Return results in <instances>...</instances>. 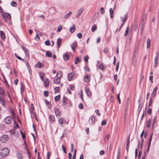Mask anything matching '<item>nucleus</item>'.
I'll use <instances>...</instances> for the list:
<instances>
[{
	"label": "nucleus",
	"instance_id": "obj_1",
	"mask_svg": "<svg viewBox=\"0 0 159 159\" xmlns=\"http://www.w3.org/2000/svg\"><path fill=\"white\" fill-rule=\"evenodd\" d=\"M2 152L1 153V155L3 157H5L9 154L10 151L8 148H5L2 149Z\"/></svg>",
	"mask_w": 159,
	"mask_h": 159
},
{
	"label": "nucleus",
	"instance_id": "obj_2",
	"mask_svg": "<svg viewBox=\"0 0 159 159\" xmlns=\"http://www.w3.org/2000/svg\"><path fill=\"white\" fill-rule=\"evenodd\" d=\"M8 139V136L7 134H4L2 135L0 137V139L2 143H6Z\"/></svg>",
	"mask_w": 159,
	"mask_h": 159
},
{
	"label": "nucleus",
	"instance_id": "obj_3",
	"mask_svg": "<svg viewBox=\"0 0 159 159\" xmlns=\"http://www.w3.org/2000/svg\"><path fill=\"white\" fill-rule=\"evenodd\" d=\"M2 17L6 22H7V19L9 20L11 18V16L9 13H8L6 12L5 13H2Z\"/></svg>",
	"mask_w": 159,
	"mask_h": 159
},
{
	"label": "nucleus",
	"instance_id": "obj_4",
	"mask_svg": "<svg viewBox=\"0 0 159 159\" xmlns=\"http://www.w3.org/2000/svg\"><path fill=\"white\" fill-rule=\"evenodd\" d=\"M4 121L6 124H10L12 121V119L11 117L10 116H7L4 119Z\"/></svg>",
	"mask_w": 159,
	"mask_h": 159
},
{
	"label": "nucleus",
	"instance_id": "obj_5",
	"mask_svg": "<svg viewBox=\"0 0 159 159\" xmlns=\"http://www.w3.org/2000/svg\"><path fill=\"white\" fill-rule=\"evenodd\" d=\"M84 81L87 83L89 82L91 79V75H85L84 77Z\"/></svg>",
	"mask_w": 159,
	"mask_h": 159
},
{
	"label": "nucleus",
	"instance_id": "obj_6",
	"mask_svg": "<svg viewBox=\"0 0 159 159\" xmlns=\"http://www.w3.org/2000/svg\"><path fill=\"white\" fill-rule=\"evenodd\" d=\"M128 18V14L127 13H126L125 15V19H124L122 17H121V20L122 21L123 23L121 25V26H120V29H121V28L124 25V24L125 23L126 20H127Z\"/></svg>",
	"mask_w": 159,
	"mask_h": 159
},
{
	"label": "nucleus",
	"instance_id": "obj_7",
	"mask_svg": "<svg viewBox=\"0 0 159 159\" xmlns=\"http://www.w3.org/2000/svg\"><path fill=\"white\" fill-rule=\"evenodd\" d=\"M95 118L94 116H91L89 120V122L90 124H92L95 122Z\"/></svg>",
	"mask_w": 159,
	"mask_h": 159
},
{
	"label": "nucleus",
	"instance_id": "obj_8",
	"mask_svg": "<svg viewBox=\"0 0 159 159\" xmlns=\"http://www.w3.org/2000/svg\"><path fill=\"white\" fill-rule=\"evenodd\" d=\"M152 135H153V134L152 133L151 134L150 136V138L149 139V142H148V148H147V152H148L149 150V148H150V145H151V141H152Z\"/></svg>",
	"mask_w": 159,
	"mask_h": 159
},
{
	"label": "nucleus",
	"instance_id": "obj_9",
	"mask_svg": "<svg viewBox=\"0 0 159 159\" xmlns=\"http://www.w3.org/2000/svg\"><path fill=\"white\" fill-rule=\"evenodd\" d=\"M75 75L74 72H72L69 73L68 75V79L69 81H71L72 80V77L73 75Z\"/></svg>",
	"mask_w": 159,
	"mask_h": 159
},
{
	"label": "nucleus",
	"instance_id": "obj_10",
	"mask_svg": "<svg viewBox=\"0 0 159 159\" xmlns=\"http://www.w3.org/2000/svg\"><path fill=\"white\" fill-rule=\"evenodd\" d=\"M3 96L0 95V102L3 106H4L5 105V102Z\"/></svg>",
	"mask_w": 159,
	"mask_h": 159
},
{
	"label": "nucleus",
	"instance_id": "obj_11",
	"mask_svg": "<svg viewBox=\"0 0 159 159\" xmlns=\"http://www.w3.org/2000/svg\"><path fill=\"white\" fill-rule=\"evenodd\" d=\"M58 121L59 124L61 126H62V124L65 123L66 122L65 120L62 117L58 119Z\"/></svg>",
	"mask_w": 159,
	"mask_h": 159
},
{
	"label": "nucleus",
	"instance_id": "obj_12",
	"mask_svg": "<svg viewBox=\"0 0 159 159\" xmlns=\"http://www.w3.org/2000/svg\"><path fill=\"white\" fill-rule=\"evenodd\" d=\"M54 112L56 116H61V113L58 109L57 108H55L54 109Z\"/></svg>",
	"mask_w": 159,
	"mask_h": 159
},
{
	"label": "nucleus",
	"instance_id": "obj_13",
	"mask_svg": "<svg viewBox=\"0 0 159 159\" xmlns=\"http://www.w3.org/2000/svg\"><path fill=\"white\" fill-rule=\"evenodd\" d=\"M158 89V87H156L153 89V92L151 94L152 97H154L156 96Z\"/></svg>",
	"mask_w": 159,
	"mask_h": 159
},
{
	"label": "nucleus",
	"instance_id": "obj_14",
	"mask_svg": "<svg viewBox=\"0 0 159 159\" xmlns=\"http://www.w3.org/2000/svg\"><path fill=\"white\" fill-rule=\"evenodd\" d=\"M44 86L46 87H47L49 86V82L48 79L46 78L44 81Z\"/></svg>",
	"mask_w": 159,
	"mask_h": 159
},
{
	"label": "nucleus",
	"instance_id": "obj_15",
	"mask_svg": "<svg viewBox=\"0 0 159 159\" xmlns=\"http://www.w3.org/2000/svg\"><path fill=\"white\" fill-rule=\"evenodd\" d=\"M158 57L157 56L154 59V67L155 68L156 67L158 64Z\"/></svg>",
	"mask_w": 159,
	"mask_h": 159
},
{
	"label": "nucleus",
	"instance_id": "obj_16",
	"mask_svg": "<svg viewBox=\"0 0 159 159\" xmlns=\"http://www.w3.org/2000/svg\"><path fill=\"white\" fill-rule=\"evenodd\" d=\"M0 36L2 40L6 38L5 34L2 31H0Z\"/></svg>",
	"mask_w": 159,
	"mask_h": 159
},
{
	"label": "nucleus",
	"instance_id": "obj_17",
	"mask_svg": "<svg viewBox=\"0 0 159 159\" xmlns=\"http://www.w3.org/2000/svg\"><path fill=\"white\" fill-rule=\"evenodd\" d=\"M63 59L65 61H66L69 59L70 55L68 54H66L63 55Z\"/></svg>",
	"mask_w": 159,
	"mask_h": 159
},
{
	"label": "nucleus",
	"instance_id": "obj_18",
	"mask_svg": "<svg viewBox=\"0 0 159 159\" xmlns=\"http://www.w3.org/2000/svg\"><path fill=\"white\" fill-rule=\"evenodd\" d=\"M85 90L88 96H90L91 95L92 93L89 89L88 88H85Z\"/></svg>",
	"mask_w": 159,
	"mask_h": 159
},
{
	"label": "nucleus",
	"instance_id": "obj_19",
	"mask_svg": "<svg viewBox=\"0 0 159 159\" xmlns=\"http://www.w3.org/2000/svg\"><path fill=\"white\" fill-rule=\"evenodd\" d=\"M77 46V43L76 42H75L74 43H73L71 45V47L73 51H74Z\"/></svg>",
	"mask_w": 159,
	"mask_h": 159
},
{
	"label": "nucleus",
	"instance_id": "obj_20",
	"mask_svg": "<svg viewBox=\"0 0 159 159\" xmlns=\"http://www.w3.org/2000/svg\"><path fill=\"white\" fill-rule=\"evenodd\" d=\"M151 40L150 39L148 38L147 39V48L148 49L150 47Z\"/></svg>",
	"mask_w": 159,
	"mask_h": 159
},
{
	"label": "nucleus",
	"instance_id": "obj_21",
	"mask_svg": "<svg viewBox=\"0 0 159 159\" xmlns=\"http://www.w3.org/2000/svg\"><path fill=\"white\" fill-rule=\"evenodd\" d=\"M82 12V11H77L75 12L76 17H79L81 14Z\"/></svg>",
	"mask_w": 159,
	"mask_h": 159
},
{
	"label": "nucleus",
	"instance_id": "obj_22",
	"mask_svg": "<svg viewBox=\"0 0 159 159\" xmlns=\"http://www.w3.org/2000/svg\"><path fill=\"white\" fill-rule=\"evenodd\" d=\"M61 40L62 39L60 38H59L57 39V47L58 48H59L61 45Z\"/></svg>",
	"mask_w": 159,
	"mask_h": 159
},
{
	"label": "nucleus",
	"instance_id": "obj_23",
	"mask_svg": "<svg viewBox=\"0 0 159 159\" xmlns=\"http://www.w3.org/2000/svg\"><path fill=\"white\" fill-rule=\"evenodd\" d=\"M151 122V118L149 119L147 121L146 123V125L148 128H149L150 126Z\"/></svg>",
	"mask_w": 159,
	"mask_h": 159
},
{
	"label": "nucleus",
	"instance_id": "obj_24",
	"mask_svg": "<svg viewBox=\"0 0 159 159\" xmlns=\"http://www.w3.org/2000/svg\"><path fill=\"white\" fill-rule=\"evenodd\" d=\"M0 95L2 96H5V93L3 90V89L1 87H0Z\"/></svg>",
	"mask_w": 159,
	"mask_h": 159
},
{
	"label": "nucleus",
	"instance_id": "obj_25",
	"mask_svg": "<svg viewBox=\"0 0 159 159\" xmlns=\"http://www.w3.org/2000/svg\"><path fill=\"white\" fill-rule=\"evenodd\" d=\"M34 110V106L33 103L31 104V107L30 108V112L31 114H33L34 113V112H33V111Z\"/></svg>",
	"mask_w": 159,
	"mask_h": 159
},
{
	"label": "nucleus",
	"instance_id": "obj_26",
	"mask_svg": "<svg viewBox=\"0 0 159 159\" xmlns=\"http://www.w3.org/2000/svg\"><path fill=\"white\" fill-rule=\"evenodd\" d=\"M75 30V26L74 25H73L72 27L70 28V32L72 33Z\"/></svg>",
	"mask_w": 159,
	"mask_h": 159
},
{
	"label": "nucleus",
	"instance_id": "obj_27",
	"mask_svg": "<svg viewBox=\"0 0 159 159\" xmlns=\"http://www.w3.org/2000/svg\"><path fill=\"white\" fill-rule=\"evenodd\" d=\"M9 111L10 113H11V116L12 117H13L14 116H15V113L14 111L12 108H10Z\"/></svg>",
	"mask_w": 159,
	"mask_h": 159
},
{
	"label": "nucleus",
	"instance_id": "obj_28",
	"mask_svg": "<svg viewBox=\"0 0 159 159\" xmlns=\"http://www.w3.org/2000/svg\"><path fill=\"white\" fill-rule=\"evenodd\" d=\"M43 65V63L40 62L39 61H38V64H36L35 65V66L36 67H39V68H40L41 67H42V66Z\"/></svg>",
	"mask_w": 159,
	"mask_h": 159
},
{
	"label": "nucleus",
	"instance_id": "obj_29",
	"mask_svg": "<svg viewBox=\"0 0 159 159\" xmlns=\"http://www.w3.org/2000/svg\"><path fill=\"white\" fill-rule=\"evenodd\" d=\"M46 56L48 57H51L52 55V53L50 51H48L46 53Z\"/></svg>",
	"mask_w": 159,
	"mask_h": 159
},
{
	"label": "nucleus",
	"instance_id": "obj_30",
	"mask_svg": "<svg viewBox=\"0 0 159 159\" xmlns=\"http://www.w3.org/2000/svg\"><path fill=\"white\" fill-rule=\"evenodd\" d=\"M62 75V73L61 71H59L58 72L57 75V78H59V79H60Z\"/></svg>",
	"mask_w": 159,
	"mask_h": 159
},
{
	"label": "nucleus",
	"instance_id": "obj_31",
	"mask_svg": "<svg viewBox=\"0 0 159 159\" xmlns=\"http://www.w3.org/2000/svg\"><path fill=\"white\" fill-rule=\"evenodd\" d=\"M60 79L59 78L56 79L54 80V83L55 84H59L60 83Z\"/></svg>",
	"mask_w": 159,
	"mask_h": 159
},
{
	"label": "nucleus",
	"instance_id": "obj_32",
	"mask_svg": "<svg viewBox=\"0 0 159 159\" xmlns=\"http://www.w3.org/2000/svg\"><path fill=\"white\" fill-rule=\"evenodd\" d=\"M67 100V98L66 97L64 96L62 99V102L65 105L66 104V101Z\"/></svg>",
	"mask_w": 159,
	"mask_h": 159
},
{
	"label": "nucleus",
	"instance_id": "obj_33",
	"mask_svg": "<svg viewBox=\"0 0 159 159\" xmlns=\"http://www.w3.org/2000/svg\"><path fill=\"white\" fill-rule=\"evenodd\" d=\"M46 103L48 105V107L49 109H50L51 107V105L50 103L47 100H45Z\"/></svg>",
	"mask_w": 159,
	"mask_h": 159
},
{
	"label": "nucleus",
	"instance_id": "obj_34",
	"mask_svg": "<svg viewBox=\"0 0 159 159\" xmlns=\"http://www.w3.org/2000/svg\"><path fill=\"white\" fill-rule=\"evenodd\" d=\"M97 29V27L96 25H93L91 28V30L92 32H94Z\"/></svg>",
	"mask_w": 159,
	"mask_h": 159
},
{
	"label": "nucleus",
	"instance_id": "obj_35",
	"mask_svg": "<svg viewBox=\"0 0 159 159\" xmlns=\"http://www.w3.org/2000/svg\"><path fill=\"white\" fill-rule=\"evenodd\" d=\"M43 72H40L39 73V74L40 75V79L42 80V81H43L44 80V77L43 75H43Z\"/></svg>",
	"mask_w": 159,
	"mask_h": 159
},
{
	"label": "nucleus",
	"instance_id": "obj_36",
	"mask_svg": "<svg viewBox=\"0 0 159 159\" xmlns=\"http://www.w3.org/2000/svg\"><path fill=\"white\" fill-rule=\"evenodd\" d=\"M72 14V12L71 11L69 12L68 14H66L65 16V18L66 19L67 18Z\"/></svg>",
	"mask_w": 159,
	"mask_h": 159
},
{
	"label": "nucleus",
	"instance_id": "obj_37",
	"mask_svg": "<svg viewBox=\"0 0 159 159\" xmlns=\"http://www.w3.org/2000/svg\"><path fill=\"white\" fill-rule=\"evenodd\" d=\"M110 17L111 19H113L114 17V16L112 15V14H113L114 12L113 11H110Z\"/></svg>",
	"mask_w": 159,
	"mask_h": 159
},
{
	"label": "nucleus",
	"instance_id": "obj_38",
	"mask_svg": "<svg viewBox=\"0 0 159 159\" xmlns=\"http://www.w3.org/2000/svg\"><path fill=\"white\" fill-rule=\"evenodd\" d=\"M144 23H142V27H141V32L140 33V34L141 35L143 33V29L144 28Z\"/></svg>",
	"mask_w": 159,
	"mask_h": 159
},
{
	"label": "nucleus",
	"instance_id": "obj_39",
	"mask_svg": "<svg viewBox=\"0 0 159 159\" xmlns=\"http://www.w3.org/2000/svg\"><path fill=\"white\" fill-rule=\"evenodd\" d=\"M60 95H58L56 96L54 98L55 101H58L60 99Z\"/></svg>",
	"mask_w": 159,
	"mask_h": 159
},
{
	"label": "nucleus",
	"instance_id": "obj_40",
	"mask_svg": "<svg viewBox=\"0 0 159 159\" xmlns=\"http://www.w3.org/2000/svg\"><path fill=\"white\" fill-rule=\"evenodd\" d=\"M152 99L151 97L149 99V104H148V107H151L152 106Z\"/></svg>",
	"mask_w": 159,
	"mask_h": 159
},
{
	"label": "nucleus",
	"instance_id": "obj_41",
	"mask_svg": "<svg viewBox=\"0 0 159 159\" xmlns=\"http://www.w3.org/2000/svg\"><path fill=\"white\" fill-rule=\"evenodd\" d=\"M99 68L101 70H104V67L102 64H100L99 66Z\"/></svg>",
	"mask_w": 159,
	"mask_h": 159
},
{
	"label": "nucleus",
	"instance_id": "obj_42",
	"mask_svg": "<svg viewBox=\"0 0 159 159\" xmlns=\"http://www.w3.org/2000/svg\"><path fill=\"white\" fill-rule=\"evenodd\" d=\"M16 155L18 157L19 159H22V156L21 155V154L20 153H17L16 154Z\"/></svg>",
	"mask_w": 159,
	"mask_h": 159
},
{
	"label": "nucleus",
	"instance_id": "obj_43",
	"mask_svg": "<svg viewBox=\"0 0 159 159\" xmlns=\"http://www.w3.org/2000/svg\"><path fill=\"white\" fill-rule=\"evenodd\" d=\"M129 27L128 26L126 28V31L125 32V36H127V35L128 33V32L129 31Z\"/></svg>",
	"mask_w": 159,
	"mask_h": 159
},
{
	"label": "nucleus",
	"instance_id": "obj_44",
	"mask_svg": "<svg viewBox=\"0 0 159 159\" xmlns=\"http://www.w3.org/2000/svg\"><path fill=\"white\" fill-rule=\"evenodd\" d=\"M89 58V57L88 55L85 56L84 57V61L85 62H88Z\"/></svg>",
	"mask_w": 159,
	"mask_h": 159
},
{
	"label": "nucleus",
	"instance_id": "obj_45",
	"mask_svg": "<svg viewBox=\"0 0 159 159\" xmlns=\"http://www.w3.org/2000/svg\"><path fill=\"white\" fill-rule=\"evenodd\" d=\"M62 149L63 150V151L65 153H67V152H66V147L65 146H63V145H62Z\"/></svg>",
	"mask_w": 159,
	"mask_h": 159
},
{
	"label": "nucleus",
	"instance_id": "obj_46",
	"mask_svg": "<svg viewBox=\"0 0 159 159\" xmlns=\"http://www.w3.org/2000/svg\"><path fill=\"white\" fill-rule=\"evenodd\" d=\"M11 5L12 6L15 7L16 6L17 3L15 2L12 1L11 2Z\"/></svg>",
	"mask_w": 159,
	"mask_h": 159
},
{
	"label": "nucleus",
	"instance_id": "obj_47",
	"mask_svg": "<svg viewBox=\"0 0 159 159\" xmlns=\"http://www.w3.org/2000/svg\"><path fill=\"white\" fill-rule=\"evenodd\" d=\"M49 119L51 121H53L54 120L55 118L52 115H50L49 116Z\"/></svg>",
	"mask_w": 159,
	"mask_h": 159
},
{
	"label": "nucleus",
	"instance_id": "obj_48",
	"mask_svg": "<svg viewBox=\"0 0 159 159\" xmlns=\"http://www.w3.org/2000/svg\"><path fill=\"white\" fill-rule=\"evenodd\" d=\"M152 111V109L151 108H149L148 110V113L149 115H150Z\"/></svg>",
	"mask_w": 159,
	"mask_h": 159
},
{
	"label": "nucleus",
	"instance_id": "obj_49",
	"mask_svg": "<svg viewBox=\"0 0 159 159\" xmlns=\"http://www.w3.org/2000/svg\"><path fill=\"white\" fill-rule=\"evenodd\" d=\"M5 126L3 124H0V129L3 130L5 129Z\"/></svg>",
	"mask_w": 159,
	"mask_h": 159
},
{
	"label": "nucleus",
	"instance_id": "obj_50",
	"mask_svg": "<svg viewBox=\"0 0 159 159\" xmlns=\"http://www.w3.org/2000/svg\"><path fill=\"white\" fill-rule=\"evenodd\" d=\"M137 61V59L136 57H135V58H134L133 62V65L135 66L136 65V62Z\"/></svg>",
	"mask_w": 159,
	"mask_h": 159
},
{
	"label": "nucleus",
	"instance_id": "obj_51",
	"mask_svg": "<svg viewBox=\"0 0 159 159\" xmlns=\"http://www.w3.org/2000/svg\"><path fill=\"white\" fill-rule=\"evenodd\" d=\"M45 44L47 46H49L50 45V41L49 40H47L45 42Z\"/></svg>",
	"mask_w": 159,
	"mask_h": 159
},
{
	"label": "nucleus",
	"instance_id": "obj_52",
	"mask_svg": "<svg viewBox=\"0 0 159 159\" xmlns=\"http://www.w3.org/2000/svg\"><path fill=\"white\" fill-rule=\"evenodd\" d=\"M60 90L59 87H56L55 89V92L56 93H58Z\"/></svg>",
	"mask_w": 159,
	"mask_h": 159
},
{
	"label": "nucleus",
	"instance_id": "obj_53",
	"mask_svg": "<svg viewBox=\"0 0 159 159\" xmlns=\"http://www.w3.org/2000/svg\"><path fill=\"white\" fill-rule=\"evenodd\" d=\"M45 97H48V92L47 91H44L43 93Z\"/></svg>",
	"mask_w": 159,
	"mask_h": 159
},
{
	"label": "nucleus",
	"instance_id": "obj_54",
	"mask_svg": "<svg viewBox=\"0 0 159 159\" xmlns=\"http://www.w3.org/2000/svg\"><path fill=\"white\" fill-rule=\"evenodd\" d=\"M77 36L78 38L80 39L82 38V34L81 33H79L77 34Z\"/></svg>",
	"mask_w": 159,
	"mask_h": 159
},
{
	"label": "nucleus",
	"instance_id": "obj_55",
	"mask_svg": "<svg viewBox=\"0 0 159 159\" xmlns=\"http://www.w3.org/2000/svg\"><path fill=\"white\" fill-rule=\"evenodd\" d=\"M107 124V121L105 120H103L101 123L102 125H105Z\"/></svg>",
	"mask_w": 159,
	"mask_h": 159
},
{
	"label": "nucleus",
	"instance_id": "obj_56",
	"mask_svg": "<svg viewBox=\"0 0 159 159\" xmlns=\"http://www.w3.org/2000/svg\"><path fill=\"white\" fill-rule=\"evenodd\" d=\"M62 26L61 25H59L57 28V32H59L61 31V30L62 29Z\"/></svg>",
	"mask_w": 159,
	"mask_h": 159
},
{
	"label": "nucleus",
	"instance_id": "obj_57",
	"mask_svg": "<svg viewBox=\"0 0 159 159\" xmlns=\"http://www.w3.org/2000/svg\"><path fill=\"white\" fill-rule=\"evenodd\" d=\"M81 94L80 95V97L81 98V99H82L83 101H84V98H83V91L82 90H81Z\"/></svg>",
	"mask_w": 159,
	"mask_h": 159
},
{
	"label": "nucleus",
	"instance_id": "obj_58",
	"mask_svg": "<svg viewBox=\"0 0 159 159\" xmlns=\"http://www.w3.org/2000/svg\"><path fill=\"white\" fill-rule=\"evenodd\" d=\"M81 109H82L83 108L84 106L82 103H80L78 106Z\"/></svg>",
	"mask_w": 159,
	"mask_h": 159
},
{
	"label": "nucleus",
	"instance_id": "obj_59",
	"mask_svg": "<svg viewBox=\"0 0 159 159\" xmlns=\"http://www.w3.org/2000/svg\"><path fill=\"white\" fill-rule=\"evenodd\" d=\"M76 149H75L74 151V154H73V158H76Z\"/></svg>",
	"mask_w": 159,
	"mask_h": 159
},
{
	"label": "nucleus",
	"instance_id": "obj_60",
	"mask_svg": "<svg viewBox=\"0 0 159 159\" xmlns=\"http://www.w3.org/2000/svg\"><path fill=\"white\" fill-rule=\"evenodd\" d=\"M75 61H77L78 62H81V60L79 58V57H75Z\"/></svg>",
	"mask_w": 159,
	"mask_h": 159
},
{
	"label": "nucleus",
	"instance_id": "obj_61",
	"mask_svg": "<svg viewBox=\"0 0 159 159\" xmlns=\"http://www.w3.org/2000/svg\"><path fill=\"white\" fill-rule=\"evenodd\" d=\"M35 39L37 41H38L39 40V35H38V34H36V36L35 38Z\"/></svg>",
	"mask_w": 159,
	"mask_h": 159
},
{
	"label": "nucleus",
	"instance_id": "obj_62",
	"mask_svg": "<svg viewBox=\"0 0 159 159\" xmlns=\"http://www.w3.org/2000/svg\"><path fill=\"white\" fill-rule=\"evenodd\" d=\"M25 55L26 57L27 58H28L29 57V53L28 52V51H26L25 52Z\"/></svg>",
	"mask_w": 159,
	"mask_h": 159
},
{
	"label": "nucleus",
	"instance_id": "obj_63",
	"mask_svg": "<svg viewBox=\"0 0 159 159\" xmlns=\"http://www.w3.org/2000/svg\"><path fill=\"white\" fill-rule=\"evenodd\" d=\"M99 12L96 13L94 16V17L95 18H97L98 17H99Z\"/></svg>",
	"mask_w": 159,
	"mask_h": 159
},
{
	"label": "nucleus",
	"instance_id": "obj_64",
	"mask_svg": "<svg viewBox=\"0 0 159 159\" xmlns=\"http://www.w3.org/2000/svg\"><path fill=\"white\" fill-rule=\"evenodd\" d=\"M84 69L86 71H87L89 72L90 71V70H89V68L87 66H84Z\"/></svg>",
	"mask_w": 159,
	"mask_h": 159
}]
</instances>
